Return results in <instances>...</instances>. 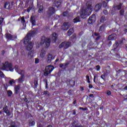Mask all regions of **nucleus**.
Masks as SVG:
<instances>
[{
    "mask_svg": "<svg viewBox=\"0 0 127 127\" xmlns=\"http://www.w3.org/2000/svg\"><path fill=\"white\" fill-rule=\"evenodd\" d=\"M111 91L110 90H108L107 92V95H108V96H110L111 95Z\"/></svg>",
    "mask_w": 127,
    "mask_h": 127,
    "instance_id": "6e6d98bb",
    "label": "nucleus"
},
{
    "mask_svg": "<svg viewBox=\"0 0 127 127\" xmlns=\"http://www.w3.org/2000/svg\"><path fill=\"white\" fill-rule=\"evenodd\" d=\"M0 76L1 77V78H4L5 75L4 74H3V72L2 71L0 70Z\"/></svg>",
    "mask_w": 127,
    "mask_h": 127,
    "instance_id": "58836bf2",
    "label": "nucleus"
},
{
    "mask_svg": "<svg viewBox=\"0 0 127 127\" xmlns=\"http://www.w3.org/2000/svg\"><path fill=\"white\" fill-rule=\"evenodd\" d=\"M106 73H104V74H102V75L101 76V79H103V80H105V77H106Z\"/></svg>",
    "mask_w": 127,
    "mask_h": 127,
    "instance_id": "a18cd8bd",
    "label": "nucleus"
},
{
    "mask_svg": "<svg viewBox=\"0 0 127 127\" xmlns=\"http://www.w3.org/2000/svg\"><path fill=\"white\" fill-rule=\"evenodd\" d=\"M64 45H65V42H63L62 44H61L59 46V48H62V47H63V46H64Z\"/></svg>",
    "mask_w": 127,
    "mask_h": 127,
    "instance_id": "37998d69",
    "label": "nucleus"
},
{
    "mask_svg": "<svg viewBox=\"0 0 127 127\" xmlns=\"http://www.w3.org/2000/svg\"><path fill=\"white\" fill-rule=\"evenodd\" d=\"M117 39V34H112L108 37V40H115Z\"/></svg>",
    "mask_w": 127,
    "mask_h": 127,
    "instance_id": "a211bd4d",
    "label": "nucleus"
},
{
    "mask_svg": "<svg viewBox=\"0 0 127 127\" xmlns=\"http://www.w3.org/2000/svg\"><path fill=\"white\" fill-rule=\"evenodd\" d=\"M8 70L11 72H13V68H12V64L8 63V62H6L1 67L2 70Z\"/></svg>",
    "mask_w": 127,
    "mask_h": 127,
    "instance_id": "39448f33",
    "label": "nucleus"
},
{
    "mask_svg": "<svg viewBox=\"0 0 127 127\" xmlns=\"http://www.w3.org/2000/svg\"><path fill=\"white\" fill-rule=\"evenodd\" d=\"M50 39L48 38H45L44 37L42 38L41 41L40 45H44L46 48H48V47L50 46Z\"/></svg>",
    "mask_w": 127,
    "mask_h": 127,
    "instance_id": "20e7f679",
    "label": "nucleus"
},
{
    "mask_svg": "<svg viewBox=\"0 0 127 127\" xmlns=\"http://www.w3.org/2000/svg\"><path fill=\"white\" fill-rule=\"evenodd\" d=\"M102 7V4L99 3V4H97L96 5L95 8H94V10L95 11H99V10H100V9H101V8Z\"/></svg>",
    "mask_w": 127,
    "mask_h": 127,
    "instance_id": "6ab92c4d",
    "label": "nucleus"
},
{
    "mask_svg": "<svg viewBox=\"0 0 127 127\" xmlns=\"http://www.w3.org/2000/svg\"><path fill=\"white\" fill-rule=\"evenodd\" d=\"M38 127H43L41 124H39Z\"/></svg>",
    "mask_w": 127,
    "mask_h": 127,
    "instance_id": "e2e57ef3",
    "label": "nucleus"
},
{
    "mask_svg": "<svg viewBox=\"0 0 127 127\" xmlns=\"http://www.w3.org/2000/svg\"><path fill=\"white\" fill-rule=\"evenodd\" d=\"M96 67V70L97 71H100V69H101V66H100V65H97Z\"/></svg>",
    "mask_w": 127,
    "mask_h": 127,
    "instance_id": "603ef678",
    "label": "nucleus"
},
{
    "mask_svg": "<svg viewBox=\"0 0 127 127\" xmlns=\"http://www.w3.org/2000/svg\"><path fill=\"white\" fill-rule=\"evenodd\" d=\"M86 80H90V76H89V75H86Z\"/></svg>",
    "mask_w": 127,
    "mask_h": 127,
    "instance_id": "13d9d810",
    "label": "nucleus"
},
{
    "mask_svg": "<svg viewBox=\"0 0 127 127\" xmlns=\"http://www.w3.org/2000/svg\"><path fill=\"white\" fill-rule=\"evenodd\" d=\"M80 91H84V87H80Z\"/></svg>",
    "mask_w": 127,
    "mask_h": 127,
    "instance_id": "bf43d9fd",
    "label": "nucleus"
},
{
    "mask_svg": "<svg viewBox=\"0 0 127 127\" xmlns=\"http://www.w3.org/2000/svg\"><path fill=\"white\" fill-rule=\"evenodd\" d=\"M120 13L121 15H124V14L125 13V10L122 9L121 10H120Z\"/></svg>",
    "mask_w": 127,
    "mask_h": 127,
    "instance_id": "79ce46f5",
    "label": "nucleus"
},
{
    "mask_svg": "<svg viewBox=\"0 0 127 127\" xmlns=\"http://www.w3.org/2000/svg\"><path fill=\"white\" fill-rule=\"evenodd\" d=\"M36 34V31H29L24 39V44H27L26 49L29 51H30L33 48V43H31L30 40H31V37Z\"/></svg>",
    "mask_w": 127,
    "mask_h": 127,
    "instance_id": "f257e3e1",
    "label": "nucleus"
},
{
    "mask_svg": "<svg viewBox=\"0 0 127 127\" xmlns=\"http://www.w3.org/2000/svg\"><path fill=\"white\" fill-rule=\"evenodd\" d=\"M32 56H33V52L32 51H31L29 52L28 54V58L31 59V58H32Z\"/></svg>",
    "mask_w": 127,
    "mask_h": 127,
    "instance_id": "473e14b6",
    "label": "nucleus"
},
{
    "mask_svg": "<svg viewBox=\"0 0 127 127\" xmlns=\"http://www.w3.org/2000/svg\"><path fill=\"white\" fill-rule=\"evenodd\" d=\"M97 78H98V75H94V79H93V81H94V83H96V79H97Z\"/></svg>",
    "mask_w": 127,
    "mask_h": 127,
    "instance_id": "de8ad7c7",
    "label": "nucleus"
},
{
    "mask_svg": "<svg viewBox=\"0 0 127 127\" xmlns=\"http://www.w3.org/2000/svg\"><path fill=\"white\" fill-rule=\"evenodd\" d=\"M69 64V63L61 64L60 65V68H62V69H66L67 68V66Z\"/></svg>",
    "mask_w": 127,
    "mask_h": 127,
    "instance_id": "aec40b11",
    "label": "nucleus"
},
{
    "mask_svg": "<svg viewBox=\"0 0 127 127\" xmlns=\"http://www.w3.org/2000/svg\"><path fill=\"white\" fill-rule=\"evenodd\" d=\"M20 126V124L18 122H12L9 127H17Z\"/></svg>",
    "mask_w": 127,
    "mask_h": 127,
    "instance_id": "412c9836",
    "label": "nucleus"
},
{
    "mask_svg": "<svg viewBox=\"0 0 127 127\" xmlns=\"http://www.w3.org/2000/svg\"><path fill=\"white\" fill-rule=\"evenodd\" d=\"M47 127H52V126H51V125H49V126H48Z\"/></svg>",
    "mask_w": 127,
    "mask_h": 127,
    "instance_id": "774afa93",
    "label": "nucleus"
},
{
    "mask_svg": "<svg viewBox=\"0 0 127 127\" xmlns=\"http://www.w3.org/2000/svg\"><path fill=\"white\" fill-rule=\"evenodd\" d=\"M96 21V15H92L89 17L88 20V23L91 24V23H93V22Z\"/></svg>",
    "mask_w": 127,
    "mask_h": 127,
    "instance_id": "9d476101",
    "label": "nucleus"
},
{
    "mask_svg": "<svg viewBox=\"0 0 127 127\" xmlns=\"http://www.w3.org/2000/svg\"><path fill=\"white\" fill-rule=\"evenodd\" d=\"M68 11H65L63 13V16H67Z\"/></svg>",
    "mask_w": 127,
    "mask_h": 127,
    "instance_id": "49530a36",
    "label": "nucleus"
},
{
    "mask_svg": "<svg viewBox=\"0 0 127 127\" xmlns=\"http://www.w3.org/2000/svg\"><path fill=\"white\" fill-rule=\"evenodd\" d=\"M62 0H54L53 5L56 7H59L61 5Z\"/></svg>",
    "mask_w": 127,
    "mask_h": 127,
    "instance_id": "1a4fd4ad",
    "label": "nucleus"
},
{
    "mask_svg": "<svg viewBox=\"0 0 127 127\" xmlns=\"http://www.w3.org/2000/svg\"><path fill=\"white\" fill-rule=\"evenodd\" d=\"M70 27H71V22H65L64 23V24L62 26V28L63 30H68Z\"/></svg>",
    "mask_w": 127,
    "mask_h": 127,
    "instance_id": "6e6552de",
    "label": "nucleus"
},
{
    "mask_svg": "<svg viewBox=\"0 0 127 127\" xmlns=\"http://www.w3.org/2000/svg\"><path fill=\"white\" fill-rule=\"evenodd\" d=\"M20 19L21 23H22L23 25L25 27L26 26V24H25V20L24 19V17H21L20 18L18 19V20L19 21Z\"/></svg>",
    "mask_w": 127,
    "mask_h": 127,
    "instance_id": "4be33fe9",
    "label": "nucleus"
},
{
    "mask_svg": "<svg viewBox=\"0 0 127 127\" xmlns=\"http://www.w3.org/2000/svg\"><path fill=\"white\" fill-rule=\"evenodd\" d=\"M103 13L104 14H105V15H107V14H108V11L107 10H105L103 11Z\"/></svg>",
    "mask_w": 127,
    "mask_h": 127,
    "instance_id": "864d4df0",
    "label": "nucleus"
},
{
    "mask_svg": "<svg viewBox=\"0 0 127 127\" xmlns=\"http://www.w3.org/2000/svg\"><path fill=\"white\" fill-rule=\"evenodd\" d=\"M43 95L45 96H49V92L47 91H45L43 93Z\"/></svg>",
    "mask_w": 127,
    "mask_h": 127,
    "instance_id": "ea45409f",
    "label": "nucleus"
},
{
    "mask_svg": "<svg viewBox=\"0 0 127 127\" xmlns=\"http://www.w3.org/2000/svg\"><path fill=\"white\" fill-rule=\"evenodd\" d=\"M35 64H38V63H39V59H35Z\"/></svg>",
    "mask_w": 127,
    "mask_h": 127,
    "instance_id": "09e8293b",
    "label": "nucleus"
},
{
    "mask_svg": "<svg viewBox=\"0 0 127 127\" xmlns=\"http://www.w3.org/2000/svg\"><path fill=\"white\" fill-rule=\"evenodd\" d=\"M74 32V30L72 28L70 29L67 32V34L68 36H70L72 35Z\"/></svg>",
    "mask_w": 127,
    "mask_h": 127,
    "instance_id": "bb28decb",
    "label": "nucleus"
},
{
    "mask_svg": "<svg viewBox=\"0 0 127 127\" xmlns=\"http://www.w3.org/2000/svg\"><path fill=\"white\" fill-rule=\"evenodd\" d=\"M24 79V76L23 75H21L20 78H19L18 79H16V81H18V82L19 83H22L23 82Z\"/></svg>",
    "mask_w": 127,
    "mask_h": 127,
    "instance_id": "c85d7f7f",
    "label": "nucleus"
},
{
    "mask_svg": "<svg viewBox=\"0 0 127 127\" xmlns=\"http://www.w3.org/2000/svg\"><path fill=\"white\" fill-rule=\"evenodd\" d=\"M1 53H2V55H4L5 52L4 51H2Z\"/></svg>",
    "mask_w": 127,
    "mask_h": 127,
    "instance_id": "680f3d73",
    "label": "nucleus"
},
{
    "mask_svg": "<svg viewBox=\"0 0 127 127\" xmlns=\"http://www.w3.org/2000/svg\"><path fill=\"white\" fill-rule=\"evenodd\" d=\"M15 83V81L14 80V79H11L9 81V84L10 85V86H12L13 84Z\"/></svg>",
    "mask_w": 127,
    "mask_h": 127,
    "instance_id": "e433bc0d",
    "label": "nucleus"
},
{
    "mask_svg": "<svg viewBox=\"0 0 127 127\" xmlns=\"http://www.w3.org/2000/svg\"><path fill=\"white\" fill-rule=\"evenodd\" d=\"M105 31V25H102L99 28V32H103Z\"/></svg>",
    "mask_w": 127,
    "mask_h": 127,
    "instance_id": "7c9ffc66",
    "label": "nucleus"
},
{
    "mask_svg": "<svg viewBox=\"0 0 127 127\" xmlns=\"http://www.w3.org/2000/svg\"><path fill=\"white\" fill-rule=\"evenodd\" d=\"M47 51L44 50V49H42L41 51V53L40 54V56L41 58H44L45 57V55H46V52Z\"/></svg>",
    "mask_w": 127,
    "mask_h": 127,
    "instance_id": "dca6fc26",
    "label": "nucleus"
},
{
    "mask_svg": "<svg viewBox=\"0 0 127 127\" xmlns=\"http://www.w3.org/2000/svg\"><path fill=\"white\" fill-rule=\"evenodd\" d=\"M76 100H75L74 101H73V105H75V104H76Z\"/></svg>",
    "mask_w": 127,
    "mask_h": 127,
    "instance_id": "338daca9",
    "label": "nucleus"
},
{
    "mask_svg": "<svg viewBox=\"0 0 127 127\" xmlns=\"http://www.w3.org/2000/svg\"><path fill=\"white\" fill-rule=\"evenodd\" d=\"M52 39L53 40H54V41H56V39H57V37H58V35H57L56 34V33H54L53 34H52Z\"/></svg>",
    "mask_w": 127,
    "mask_h": 127,
    "instance_id": "cd10ccee",
    "label": "nucleus"
},
{
    "mask_svg": "<svg viewBox=\"0 0 127 127\" xmlns=\"http://www.w3.org/2000/svg\"><path fill=\"white\" fill-rule=\"evenodd\" d=\"M6 37L9 40H14V39H16L17 37L15 36H12L10 34H6Z\"/></svg>",
    "mask_w": 127,
    "mask_h": 127,
    "instance_id": "9b49d317",
    "label": "nucleus"
},
{
    "mask_svg": "<svg viewBox=\"0 0 127 127\" xmlns=\"http://www.w3.org/2000/svg\"><path fill=\"white\" fill-rule=\"evenodd\" d=\"M12 2L11 3V4L9 2H5L4 5V7L6 9H10L11 7H12Z\"/></svg>",
    "mask_w": 127,
    "mask_h": 127,
    "instance_id": "ddd939ff",
    "label": "nucleus"
},
{
    "mask_svg": "<svg viewBox=\"0 0 127 127\" xmlns=\"http://www.w3.org/2000/svg\"><path fill=\"white\" fill-rule=\"evenodd\" d=\"M15 69L16 72H17V73H18L19 74V73H19V71H20V70H19V67L18 65H16V66H15Z\"/></svg>",
    "mask_w": 127,
    "mask_h": 127,
    "instance_id": "4c0bfd02",
    "label": "nucleus"
},
{
    "mask_svg": "<svg viewBox=\"0 0 127 127\" xmlns=\"http://www.w3.org/2000/svg\"><path fill=\"white\" fill-rule=\"evenodd\" d=\"M79 110H82V111H87L88 108H83V107H79Z\"/></svg>",
    "mask_w": 127,
    "mask_h": 127,
    "instance_id": "c03bdc74",
    "label": "nucleus"
},
{
    "mask_svg": "<svg viewBox=\"0 0 127 127\" xmlns=\"http://www.w3.org/2000/svg\"><path fill=\"white\" fill-rule=\"evenodd\" d=\"M124 43H126V39H122L119 42H116L115 43V44L114 45V50L115 49H117V48H118V47H119V45H120V44H124Z\"/></svg>",
    "mask_w": 127,
    "mask_h": 127,
    "instance_id": "0eeeda50",
    "label": "nucleus"
},
{
    "mask_svg": "<svg viewBox=\"0 0 127 127\" xmlns=\"http://www.w3.org/2000/svg\"><path fill=\"white\" fill-rule=\"evenodd\" d=\"M3 111L4 113H5V114H6L7 116H8V117L10 116L11 113L10 111H9V110H8L7 106H6L5 107L3 108Z\"/></svg>",
    "mask_w": 127,
    "mask_h": 127,
    "instance_id": "4468645a",
    "label": "nucleus"
},
{
    "mask_svg": "<svg viewBox=\"0 0 127 127\" xmlns=\"http://www.w3.org/2000/svg\"><path fill=\"white\" fill-rule=\"evenodd\" d=\"M73 115H76V111L75 110H73Z\"/></svg>",
    "mask_w": 127,
    "mask_h": 127,
    "instance_id": "69168bd1",
    "label": "nucleus"
},
{
    "mask_svg": "<svg viewBox=\"0 0 127 127\" xmlns=\"http://www.w3.org/2000/svg\"><path fill=\"white\" fill-rule=\"evenodd\" d=\"M72 127H82V125H81L80 124H79V123L76 122H73L72 123Z\"/></svg>",
    "mask_w": 127,
    "mask_h": 127,
    "instance_id": "b1692460",
    "label": "nucleus"
},
{
    "mask_svg": "<svg viewBox=\"0 0 127 127\" xmlns=\"http://www.w3.org/2000/svg\"><path fill=\"white\" fill-rule=\"evenodd\" d=\"M3 21V18H0V25L2 23Z\"/></svg>",
    "mask_w": 127,
    "mask_h": 127,
    "instance_id": "5fc2aeb1",
    "label": "nucleus"
},
{
    "mask_svg": "<svg viewBox=\"0 0 127 127\" xmlns=\"http://www.w3.org/2000/svg\"><path fill=\"white\" fill-rule=\"evenodd\" d=\"M106 20H107V18H106V17H105V16H102L100 18V22H101L102 23H104V22H105Z\"/></svg>",
    "mask_w": 127,
    "mask_h": 127,
    "instance_id": "2f4dec72",
    "label": "nucleus"
},
{
    "mask_svg": "<svg viewBox=\"0 0 127 127\" xmlns=\"http://www.w3.org/2000/svg\"><path fill=\"white\" fill-rule=\"evenodd\" d=\"M123 5L122 3H120L119 4L114 5L113 8H112V10H120L121 8H122V6Z\"/></svg>",
    "mask_w": 127,
    "mask_h": 127,
    "instance_id": "f8f14e48",
    "label": "nucleus"
},
{
    "mask_svg": "<svg viewBox=\"0 0 127 127\" xmlns=\"http://www.w3.org/2000/svg\"><path fill=\"white\" fill-rule=\"evenodd\" d=\"M20 89V85H16L14 87V91L15 94L18 93Z\"/></svg>",
    "mask_w": 127,
    "mask_h": 127,
    "instance_id": "5701e85b",
    "label": "nucleus"
},
{
    "mask_svg": "<svg viewBox=\"0 0 127 127\" xmlns=\"http://www.w3.org/2000/svg\"><path fill=\"white\" fill-rule=\"evenodd\" d=\"M44 82H45L46 88H47L48 86V83H47V79H44Z\"/></svg>",
    "mask_w": 127,
    "mask_h": 127,
    "instance_id": "8fccbe9b",
    "label": "nucleus"
},
{
    "mask_svg": "<svg viewBox=\"0 0 127 127\" xmlns=\"http://www.w3.org/2000/svg\"><path fill=\"white\" fill-rule=\"evenodd\" d=\"M89 88H90V89H92V88H93V85H92V84H90L89 85Z\"/></svg>",
    "mask_w": 127,
    "mask_h": 127,
    "instance_id": "052dcab7",
    "label": "nucleus"
},
{
    "mask_svg": "<svg viewBox=\"0 0 127 127\" xmlns=\"http://www.w3.org/2000/svg\"><path fill=\"white\" fill-rule=\"evenodd\" d=\"M25 102H26V103H29V101H28V99H27V98H26V96H25V100H24Z\"/></svg>",
    "mask_w": 127,
    "mask_h": 127,
    "instance_id": "4d7b16f0",
    "label": "nucleus"
},
{
    "mask_svg": "<svg viewBox=\"0 0 127 127\" xmlns=\"http://www.w3.org/2000/svg\"><path fill=\"white\" fill-rule=\"evenodd\" d=\"M7 94L8 96H11V95H12V92L10 90H8L7 92Z\"/></svg>",
    "mask_w": 127,
    "mask_h": 127,
    "instance_id": "a19ab883",
    "label": "nucleus"
},
{
    "mask_svg": "<svg viewBox=\"0 0 127 127\" xmlns=\"http://www.w3.org/2000/svg\"><path fill=\"white\" fill-rule=\"evenodd\" d=\"M55 13V9L53 7H50L48 8L47 11V15L48 17H50L51 15H53Z\"/></svg>",
    "mask_w": 127,
    "mask_h": 127,
    "instance_id": "423d86ee",
    "label": "nucleus"
},
{
    "mask_svg": "<svg viewBox=\"0 0 127 127\" xmlns=\"http://www.w3.org/2000/svg\"><path fill=\"white\" fill-rule=\"evenodd\" d=\"M28 123L29 127H33L35 125V122H34L33 118H30L28 121Z\"/></svg>",
    "mask_w": 127,
    "mask_h": 127,
    "instance_id": "2eb2a0df",
    "label": "nucleus"
},
{
    "mask_svg": "<svg viewBox=\"0 0 127 127\" xmlns=\"http://www.w3.org/2000/svg\"><path fill=\"white\" fill-rule=\"evenodd\" d=\"M124 90H125L126 91H127V86H126L124 88Z\"/></svg>",
    "mask_w": 127,
    "mask_h": 127,
    "instance_id": "0e129e2a",
    "label": "nucleus"
},
{
    "mask_svg": "<svg viewBox=\"0 0 127 127\" xmlns=\"http://www.w3.org/2000/svg\"><path fill=\"white\" fill-rule=\"evenodd\" d=\"M38 7H39L38 12L39 13H42V12H43V6L42 5L40 6L39 4H38Z\"/></svg>",
    "mask_w": 127,
    "mask_h": 127,
    "instance_id": "c756f323",
    "label": "nucleus"
},
{
    "mask_svg": "<svg viewBox=\"0 0 127 127\" xmlns=\"http://www.w3.org/2000/svg\"><path fill=\"white\" fill-rule=\"evenodd\" d=\"M47 60L48 63H50V62L53 60V56H52L51 54H48L47 55Z\"/></svg>",
    "mask_w": 127,
    "mask_h": 127,
    "instance_id": "f3484780",
    "label": "nucleus"
},
{
    "mask_svg": "<svg viewBox=\"0 0 127 127\" xmlns=\"http://www.w3.org/2000/svg\"><path fill=\"white\" fill-rule=\"evenodd\" d=\"M31 22L32 25H35L36 22L35 21V17L34 16L31 17Z\"/></svg>",
    "mask_w": 127,
    "mask_h": 127,
    "instance_id": "393cba45",
    "label": "nucleus"
},
{
    "mask_svg": "<svg viewBox=\"0 0 127 127\" xmlns=\"http://www.w3.org/2000/svg\"><path fill=\"white\" fill-rule=\"evenodd\" d=\"M86 6L87 7L84 8L81 10L80 16L82 18H86V17L89 16L92 12L93 7L92 6V3L91 1H88L86 3Z\"/></svg>",
    "mask_w": 127,
    "mask_h": 127,
    "instance_id": "f03ea898",
    "label": "nucleus"
},
{
    "mask_svg": "<svg viewBox=\"0 0 127 127\" xmlns=\"http://www.w3.org/2000/svg\"><path fill=\"white\" fill-rule=\"evenodd\" d=\"M34 86L35 88H37V86H38V81H37V79H36L34 81Z\"/></svg>",
    "mask_w": 127,
    "mask_h": 127,
    "instance_id": "f704fd0d",
    "label": "nucleus"
},
{
    "mask_svg": "<svg viewBox=\"0 0 127 127\" xmlns=\"http://www.w3.org/2000/svg\"><path fill=\"white\" fill-rule=\"evenodd\" d=\"M53 70H54V66H53V65L50 64L48 66H46L45 70L43 71L44 76L47 77L51 74V72H52Z\"/></svg>",
    "mask_w": 127,
    "mask_h": 127,
    "instance_id": "7ed1b4c3",
    "label": "nucleus"
},
{
    "mask_svg": "<svg viewBox=\"0 0 127 127\" xmlns=\"http://www.w3.org/2000/svg\"><path fill=\"white\" fill-rule=\"evenodd\" d=\"M19 74H21V76H23V77H24L25 76V71L24 70H19Z\"/></svg>",
    "mask_w": 127,
    "mask_h": 127,
    "instance_id": "c9c22d12",
    "label": "nucleus"
},
{
    "mask_svg": "<svg viewBox=\"0 0 127 127\" xmlns=\"http://www.w3.org/2000/svg\"><path fill=\"white\" fill-rule=\"evenodd\" d=\"M102 4L103 5V6L104 7H106V6H107V2L106 1H103L102 2Z\"/></svg>",
    "mask_w": 127,
    "mask_h": 127,
    "instance_id": "3c124183",
    "label": "nucleus"
},
{
    "mask_svg": "<svg viewBox=\"0 0 127 127\" xmlns=\"http://www.w3.org/2000/svg\"><path fill=\"white\" fill-rule=\"evenodd\" d=\"M80 21H81V19L79 16L76 17L74 19H73L74 23H77V22H80Z\"/></svg>",
    "mask_w": 127,
    "mask_h": 127,
    "instance_id": "a878e982",
    "label": "nucleus"
},
{
    "mask_svg": "<svg viewBox=\"0 0 127 127\" xmlns=\"http://www.w3.org/2000/svg\"><path fill=\"white\" fill-rule=\"evenodd\" d=\"M70 45H71V43L70 42H66L64 44V48H65L66 49H67V48H69V46H70Z\"/></svg>",
    "mask_w": 127,
    "mask_h": 127,
    "instance_id": "72a5a7b5",
    "label": "nucleus"
}]
</instances>
